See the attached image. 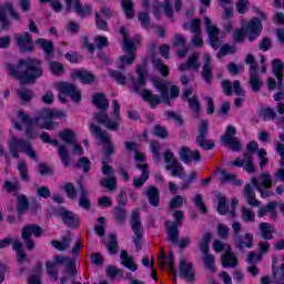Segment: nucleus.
Returning <instances> with one entry per match:
<instances>
[{"label":"nucleus","mask_w":284,"mask_h":284,"mask_svg":"<svg viewBox=\"0 0 284 284\" xmlns=\"http://www.w3.org/2000/svg\"><path fill=\"white\" fill-rule=\"evenodd\" d=\"M204 64L202 67V78L206 83H212V79H214V74L212 73V57L210 54H204Z\"/></svg>","instance_id":"obj_23"},{"label":"nucleus","mask_w":284,"mask_h":284,"mask_svg":"<svg viewBox=\"0 0 284 284\" xmlns=\"http://www.w3.org/2000/svg\"><path fill=\"white\" fill-rule=\"evenodd\" d=\"M179 156L185 165H190L192 161H194V163H199V161H201V152H199V150L192 151L185 145L180 148Z\"/></svg>","instance_id":"obj_18"},{"label":"nucleus","mask_w":284,"mask_h":284,"mask_svg":"<svg viewBox=\"0 0 284 284\" xmlns=\"http://www.w3.org/2000/svg\"><path fill=\"white\" fill-rule=\"evenodd\" d=\"M255 219L256 214L252 210L242 207V220L245 221V223H253Z\"/></svg>","instance_id":"obj_60"},{"label":"nucleus","mask_w":284,"mask_h":284,"mask_svg":"<svg viewBox=\"0 0 284 284\" xmlns=\"http://www.w3.org/2000/svg\"><path fill=\"white\" fill-rule=\"evenodd\" d=\"M244 31L246 32V37L250 42L256 41L258 37H261V32L263 30V24L258 20V18H253L247 24L243 26Z\"/></svg>","instance_id":"obj_14"},{"label":"nucleus","mask_w":284,"mask_h":284,"mask_svg":"<svg viewBox=\"0 0 284 284\" xmlns=\"http://www.w3.org/2000/svg\"><path fill=\"white\" fill-rule=\"evenodd\" d=\"M185 30H191L193 34L201 33V20L193 19L189 24H184Z\"/></svg>","instance_id":"obj_56"},{"label":"nucleus","mask_w":284,"mask_h":284,"mask_svg":"<svg viewBox=\"0 0 284 284\" xmlns=\"http://www.w3.org/2000/svg\"><path fill=\"white\" fill-rule=\"evenodd\" d=\"M120 258L122 261V265L131 270V272H136L139 270V265L134 263L132 256L128 255V251H121Z\"/></svg>","instance_id":"obj_37"},{"label":"nucleus","mask_w":284,"mask_h":284,"mask_svg":"<svg viewBox=\"0 0 284 284\" xmlns=\"http://www.w3.org/2000/svg\"><path fill=\"white\" fill-rule=\"evenodd\" d=\"M201 64L199 63V53H193L186 63H182L179 67L180 72H185V70H199Z\"/></svg>","instance_id":"obj_30"},{"label":"nucleus","mask_w":284,"mask_h":284,"mask_svg":"<svg viewBox=\"0 0 284 284\" xmlns=\"http://www.w3.org/2000/svg\"><path fill=\"white\" fill-rule=\"evenodd\" d=\"M3 190L9 193L19 191V180L12 179V181H4Z\"/></svg>","instance_id":"obj_58"},{"label":"nucleus","mask_w":284,"mask_h":284,"mask_svg":"<svg viewBox=\"0 0 284 284\" xmlns=\"http://www.w3.org/2000/svg\"><path fill=\"white\" fill-rule=\"evenodd\" d=\"M172 3H174V8L172 7ZM183 8V1L182 0H164L162 4V9L164 11V14L169 17V19H172L174 17V10L175 12H181V9Z\"/></svg>","instance_id":"obj_20"},{"label":"nucleus","mask_w":284,"mask_h":284,"mask_svg":"<svg viewBox=\"0 0 284 284\" xmlns=\"http://www.w3.org/2000/svg\"><path fill=\"white\" fill-rule=\"evenodd\" d=\"M245 37H247V33L243 27L233 32V41H235V43H243V41H245Z\"/></svg>","instance_id":"obj_61"},{"label":"nucleus","mask_w":284,"mask_h":284,"mask_svg":"<svg viewBox=\"0 0 284 284\" xmlns=\"http://www.w3.org/2000/svg\"><path fill=\"white\" fill-rule=\"evenodd\" d=\"M144 194L148 196L149 199V203L151 205H153L154 207H156L159 205V189H156L155 186H150Z\"/></svg>","instance_id":"obj_41"},{"label":"nucleus","mask_w":284,"mask_h":284,"mask_svg":"<svg viewBox=\"0 0 284 284\" xmlns=\"http://www.w3.org/2000/svg\"><path fill=\"white\" fill-rule=\"evenodd\" d=\"M199 135L196 136V143L202 148V150H212L214 148V142L206 140L207 136V121L202 120L199 128Z\"/></svg>","instance_id":"obj_16"},{"label":"nucleus","mask_w":284,"mask_h":284,"mask_svg":"<svg viewBox=\"0 0 284 284\" xmlns=\"http://www.w3.org/2000/svg\"><path fill=\"white\" fill-rule=\"evenodd\" d=\"M36 43L37 45H39V48H41V50L45 52L47 59H50L52 57V52H54V45L52 44V42L45 39H38Z\"/></svg>","instance_id":"obj_39"},{"label":"nucleus","mask_w":284,"mask_h":284,"mask_svg":"<svg viewBox=\"0 0 284 284\" xmlns=\"http://www.w3.org/2000/svg\"><path fill=\"white\" fill-rule=\"evenodd\" d=\"M120 33L122 34L124 41L123 50L126 55H121L119 58L118 68L119 70H124L126 65H132V63H134V60L136 59V43H139L141 37L136 36L135 41L129 40L128 30H125V28H122Z\"/></svg>","instance_id":"obj_5"},{"label":"nucleus","mask_w":284,"mask_h":284,"mask_svg":"<svg viewBox=\"0 0 284 284\" xmlns=\"http://www.w3.org/2000/svg\"><path fill=\"white\" fill-rule=\"evenodd\" d=\"M234 241L239 250L251 248L254 246V235L252 233H245L244 235H240Z\"/></svg>","instance_id":"obj_24"},{"label":"nucleus","mask_w":284,"mask_h":284,"mask_svg":"<svg viewBox=\"0 0 284 284\" xmlns=\"http://www.w3.org/2000/svg\"><path fill=\"white\" fill-rule=\"evenodd\" d=\"M126 217H128V211H125V209L118 206L113 210V219L120 225L124 223Z\"/></svg>","instance_id":"obj_49"},{"label":"nucleus","mask_w":284,"mask_h":284,"mask_svg":"<svg viewBox=\"0 0 284 284\" xmlns=\"http://www.w3.org/2000/svg\"><path fill=\"white\" fill-rule=\"evenodd\" d=\"M55 263L67 265V274L69 276H77V268L74 267V262L72 260H68V257L60 255L55 256Z\"/></svg>","instance_id":"obj_35"},{"label":"nucleus","mask_w":284,"mask_h":284,"mask_svg":"<svg viewBox=\"0 0 284 284\" xmlns=\"http://www.w3.org/2000/svg\"><path fill=\"white\" fill-rule=\"evenodd\" d=\"M13 251L17 252V258H18V263H26V261H28V254L26 253V251H23V244L19 241H14L13 242V246H12Z\"/></svg>","instance_id":"obj_40"},{"label":"nucleus","mask_w":284,"mask_h":284,"mask_svg":"<svg viewBox=\"0 0 284 284\" xmlns=\"http://www.w3.org/2000/svg\"><path fill=\"white\" fill-rule=\"evenodd\" d=\"M273 72L277 79V85H283V71H284V63L281 59L273 60Z\"/></svg>","instance_id":"obj_36"},{"label":"nucleus","mask_w":284,"mask_h":284,"mask_svg":"<svg viewBox=\"0 0 284 284\" xmlns=\"http://www.w3.org/2000/svg\"><path fill=\"white\" fill-rule=\"evenodd\" d=\"M18 172L22 181H26V182L30 181V175L28 174V165L26 164V161L21 160L18 163Z\"/></svg>","instance_id":"obj_54"},{"label":"nucleus","mask_w":284,"mask_h":284,"mask_svg":"<svg viewBox=\"0 0 284 284\" xmlns=\"http://www.w3.org/2000/svg\"><path fill=\"white\" fill-rule=\"evenodd\" d=\"M204 24L206 27V32L209 34L210 43L213 50H219L221 45H223V41L219 39L221 31L214 24H212V20L210 18H205Z\"/></svg>","instance_id":"obj_12"},{"label":"nucleus","mask_w":284,"mask_h":284,"mask_svg":"<svg viewBox=\"0 0 284 284\" xmlns=\"http://www.w3.org/2000/svg\"><path fill=\"white\" fill-rule=\"evenodd\" d=\"M258 185H261V187H264L265 190H270V187H272V174L267 172H263L262 174H260Z\"/></svg>","instance_id":"obj_52"},{"label":"nucleus","mask_w":284,"mask_h":284,"mask_svg":"<svg viewBox=\"0 0 284 284\" xmlns=\"http://www.w3.org/2000/svg\"><path fill=\"white\" fill-rule=\"evenodd\" d=\"M243 194L246 199V203L248 205H252L253 207H258L261 205V202L256 200V193L254 192V189L252 187V184H246L244 186Z\"/></svg>","instance_id":"obj_29"},{"label":"nucleus","mask_w":284,"mask_h":284,"mask_svg":"<svg viewBox=\"0 0 284 284\" xmlns=\"http://www.w3.org/2000/svg\"><path fill=\"white\" fill-rule=\"evenodd\" d=\"M138 170H141L142 175L141 178H133V186L134 187H143L145 181L150 179V171H148V164L145 163H138Z\"/></svg>","instance_id":"obj_26"},{"label":"nucleus","mask_w":284,"mask_h":284,"mask_svg":"<svg viewBox=\"0 0 284 284\" xmlns=\"http://www.w3.org/2000/svg\"><path fill=\"white\" fill-rule=\"evenodd\" d=\"M276 207H278V203L270 202L266 206L261 207L258 210V216L262 219V216L270 214V219H276V216H278V212H276Z\"/></svg>","instance_id":"obj_33"},{"label":"nucleus","mask_w":284,"mask_h":284,"mask_svg":"<svg viewBox=\"0 0 284 284\" xmlns=\"http://www.w3.org/2000/svg\"><path fill=\"white\" fill-rule=\"evenodd\" d=\"M53 88L58 90V92H60L59 99L60 101H62V103L65 102L63 94H67L68 97H70V99L75 103H79V101H81V91H79V89H77V87L72 83L58 82L53 84Z\"/></svg>","instance_id":"obj_9"},{"label":"nucleus","mask_w":284,"mask_h":284,"mask_svg":"<svg viewBox=\"0 0 284 284\" xmlns=\"http://www.w3.org/2000/svg\"><path fill=\"white\" fill-rule=\"evenodd\" d=\"M153 67L158 72L162 74V77H170V70L168 69V65H165L160 59L153 60Z\"/></svg>","instance_id":"obj_53"},{"label":"nucleus","mask_w":284,"mask_h":284,"mask_svg":"<svg viewBox=\"0 0 284 284\" xmlns=\"http://www.w3.org/2000/svg\"><path fill=\"white\" fill-rule=\"evenodd\" d=\"M222 143L229 145L233 152H239V150H241V142L236 136V128H234V125H229L226 128L225 134L222 136Z\"/></svg>","instance_id":"obj_15"},{"label":"nucleus","mask_w":284,"mask_h":284,"mask_svg":"<svg viewBox=\"0 0 284 284\" xmlns=\"http://www.w3.org/2000/svg\"><path fill=\"white\" fill-rule=\"evenodd\" d=\"M41 236V227L38 225H27L22 230V239L26 241L27 250H34V241L30 236Z\"/></svg>","instance_id":"obj_17"},{"label":"nucleus","mask_w":284,"mask_h":284,"mask_svg":"<svg viewBox=\"0 0 284 284\" xmlns=\"http://www.w3.org/2000/svg\"><path fill=\"white\" fill-rule=\"evenodd\" d=\"M90 132L91 134H94L95 138L100 141V143H103L105 146L104 153H105V159L103 161H110V154L114 153V145L110 143V135L103 130H101V126L90 123L89 124Z\"/></svg>","instance_id":"obj_10"},{"label":"nucleus","mask_w":284,"mask_h":284,"mask_svg":"<svg viewBox=\"0 0 284 284\" xmlns=\"http://www.w3.org/2000/svg\"><path fill=\"white\" fill-rule=\"evenodd\" d=\"M210 243H212V234L205 233L200 244V250L202 253H204V255H206L207 252H210Z\"/></svg>","instance_id":"obj_51"},{"label":"nucleus","mask_w":284,"mask_h":284,"mask_svg":"<svg viewBox=\"0 0 284 284\" xmlns=\"http://www.w3.org/2000/svg\"><path fill=\"white\" fill-rule=\"evenodd\" d=\"M223 267H236L239 258L232 253V247L227 246L226 253L221 257Z\"/></svg>","instance_id":"obj_28"},{"label":"nucleus","mask_w":284,"mask_h":284,"mask_svg":"<svg viewBox=\"0 0 284 284\" xmlns=\"http://www.w3.org/2000/svg\"><path fill=\"white\" fill-rule=\"evenodd\" d=\"M180 276L185 278V281H192L194 278V268L192 267V262L187 258H182L179 265Z\"/></svg>","instance_id":"obj_21"},{"label":"nucleus","mask_w":284,"mask_h":284,"mask_svg":"<svg viewBox=\"0 0 284 284\" xmlns=\"http://www.w3.org/2000/svg\"><path fill=\"white\" fill-rule=\"evenodd\" d=\"M136 73L139 79L133 84V88L135 92H138L140 97L144 99V101L150 103L151 108H156L159 103H168V105H170V95L168 94V83H165V81L160 79L153 82L154 88H156V90H159L161 93V97H159L156 94H152V91L148 89L141 90V88L145 85V74H148L145 68L138 65Z\"/></svg>","instance_id":"obj_2"},{"label":"nucleus","mask_w":284,"mask_h":284,"mask_svg":"<svg viewBox=\"0 0 284 284\" xmlns=\"http://www.w3.org/2000/svg\"><path fill=\"white\" fill-rule=\"evenodd\" d=\"M60 216L65 225L69 227H77L79 225V217L71 211L65 209L60 210Z\"/></svg>","instance_id":"obj_27"},{"label":"nucleus","mask_w":284,"mask_h":284,"mask_svg":"<svg viewBox=\"0 0 284 284\" xmlns=\"http://www.w3.org/2000/svg\"><path fill=\"white\" fill-rule=\"evenodd\" d=\"M246 150L247 152L243 154V159H235L231 165H235V168H243L244 172H247V174H256V166H254V158L252 156V153L258 150V142H250L246 145Z\"/></svg>","instance_id":"obj_6"},{"label":"nucleus","mask_w":284,"mask_h":284,"mask_svg":"<svg viewBox=\"0 0 284 284\" xmlns=\"http://www.w3.org/2000/svg\"><path fill=\"white\" fill-rule=\"evenodd\" d=\"M14 39L18 43V48H20L22 52H30L34 48V45L32 44V38L30 37L29 32L16 34Z\"/></svg>","instance_id":"obj_19"},{"label":"nucleus","mask_w":284,"mask_h":284,"mask_svg":"<svg viewBox=\"0 0 284 284\" xmlns=\"http://www.w3.org/2000/svg\"><path fill=\"white\" fill-rule=\"evenodd\" d=\"M93 104L98 106V110H101L94 114L97 122L100 123V125H104L106 130L116 132V130H119V124L121 123V104H119L116 100L112 101L113 120L105 113V110L110 108V101L103 93L93 95Z\"/></svg>","instance_id":"obj_3"},{"label":"nucleus","mask_w":284,"mask_h":284,"mask_svg":"<svg viewBox=\"0 0 284 284\" xmlns=\"http://www.w3.org/2000/svg\"><path fill=\"white\" fill-rule=\"evenodd\" d=\"M8 72L14 79H19L20 83H33L34 79H39L43 74L41 62L37 59H27L18 63L17 68L12 64L7 65Z\"/></svg>","instance_id":"obj_4"},{"label":"nucleus","mask_w":284,"mask_h":284,"mask_svg":"<svg viewBox=\"0 0 284 284\" xmlns=\"http://www.w3.org/2000/svg\"><path fill=\"white\" fill-rule=\"evenodd\" d=\"M275 151L277 152V154L280 155V165L284 166V144L276 141L275 142Z\"/></svg>","instance_id":"obj_64"},{"label":"nucleus","mask_w":284,"mask_h":284,"mask_svg":"<svg viewBox=\"0 0 284 284\" xmlns=\"http://www.w3.org/2000/svg\"><path fill=\"white\" fill-rule=\"evenodd\" d=\"M165 227L168 231L169 241H171L173 245L179 244V226L176 225V223L166 222Z\"/></svg>","instance_id":"obj_32"},{"label":"nucleus","mask_w":284,"mask_h":284,"mask_svg":"<svg viewBox=\"0 0 284 284\" xmlns=\"http://www.w3.org/2000/svg\"><path fill=\"white\" fill-rule=\"evenodd\" d=\"M185 43H187V40L183 34L176 33L174 36L173 45L175 48H182L180 51H178V57L183 58L185 54H187V47H185Z\"/></svg>","instance_id":"obj_31"},{"label":"nucleus","mask_w":284,"mask_h":284,"mask_svg":"<svg viewBox=\"0 0 284 284\" xmlns=\"http://www.w3.org/2000/svg\"><path fill=\"white\" fill-rule=\"evenodd\" d=\"M80 187V200L79 205L83 207V210H90V200L88 199V191L83 189V183L79 182Z\"/></svg>","instance_id":"obj_44"},{"label":"nucleus","mask_w":284,"mask_h":284,"mask_svg":"<svg viewBox=\"0 0 284 284\" xmlns=\"http://www.w3.org/2000/svg\"><path fill=\"white\" fill-rule=\"evenodd\" d=\"M100 185H102V187H105L106 190H110V192H113V190H116V178H104L101 180Z\"/></svg>","instance_id":"obj_55"},{"label":"nucleus","mask_w":284,"mask_h":284,"mask_svg":"<svg viewBox=\"0 0 284 284\" xmlns=\"http://www.w3.org/2000/svg\"><path fill=\"white\" fill-rule=\"evenodd\" d=\"M109 75L111 79L115 80L119 85H125L128 83V77L120 71L109 70Z\"/></svg>","instance_id":"obj_50"},{"label":"nucleus","mask_w":284,"mask_h":284,"mask_svg":"<svg viewBox=\"0 0 284 284\" xmlns=\"http://www.w3.org/2000/svg\"><path fill=\"white\" fill-rule=\"evenodd\" d=\"M250 85L253 92H258L261 90V87L263 85V82L261 81L258 73L254 70L250 72Z\"/></svg>","instance_id":"obj_42"},{"label":"nucleus","mask_w":284,"mask_h":284,"mask_svg":"<svg viewBox=\"0 0 284 284\" xmlns=\"http://www.w3.org/2000/svg\"><path fill=\"white\" fill-rule=\"evenodd\" d=\"M189 105L194 112L195 116H199V112H201V104L199 103V97L193 95L192 98H189Z\"/></svg>","instance_id":"obj_59"},{"label":"nucleus","mask_w":284,"mask_h":284,"mask_svg":"<svg viewBox=\"0 0 284 284\" xmlns=\"http://www.w3.org/2000/svg\"><path fill=\"white\" fill-rule=\"evenodd\" d=\"M59 136L61 141H63L64 143H68L69 145H72V143L77 141V134H74V131L70 129H65L64 131H61L59 133Z\"/></svg>","instance_id":"obj_45"},{"label":"nucleus","mask_w":284,"mask_h":284,"mask_svg":"<svg viewBox=\"0 0 284 284\" xmlns=\"http://www.w3.org/2000/svg\"><path fill=\"white\" fill-rule=\"evenodd\" d=\"M71 10H74L79 17H90V14H92V6L82 4L81 0H73Z\"/></svg>","instance_id":"obj_25"},{"label":"nucleus","mask_w":284,"mask_h":284,"mask_svg":"<svg viewBox=\"0 0 284 284\" xmlns=\"http://www.w3.org/2000/svg\"><path fill=\"white\" fill-rule=\"evenodd\" d=\"M260 236L264 241H272L274 239V226L267 222H262L260 224Z\"/></svg>","instance_id":"obj_34"},{"label":"nucleus","mask_w":284,"mask_h":284,"mask_svg":"<svg viewBox=\"0 0 284 284\" xmlns=\"http://www.w3.org/2000/svg\"><path fill=\"white\" fill-rule=\"evenodd\" d=\"M73 79H80L82 83L94 82V74L89 71L78 70L72 73Z\"/></svg>","instance_id":"obj_38"},{"label":"nucleus","mask_w":284,"mask_h":284,"mask_svg":"<svg viewBox=\"0 0 284 284\" xmlns=\"http://www.w3.org/2000/svg\"><path fill=\"white\" fill-rule=\"evenodd\" d=\"M65 113L57 110H42L40 115L33 120L28 116L23 111H18V119L26 125V135L29 141H33L39 136L37 128H43L44 130H57L58 124L52 119H63Z\"/></svg>","instance_id":"obj_1"},{"label":"nucleus","mask_w":284,"mask_h":284,"mask_svg":"<svg viewBox=\"0 0 284 284\" xmlns=\"http://www.w3.org/2000/svg\"><path fill=\"white\" fill-rule=\"evenodd\" d=\"M214 255L212 254H206L204 255L203 257V262H204V265L207 270H210L211 272H216V267L214 266Z\"/></svg>","instance_id":"obj_62"},{"label":"nucleus","mask_w":284,"mask_h":284,"mask_svg":"<svg viewBox=\"0 0 284 284\" xmlns=\"http://www.w3.org/2000/svg\"><path fill=\"white\" fill-rule=\"evenodd\" d=\"M70 243H72V237L70 236L63 237L62 241H51V245L55 247V250H58L59 252H65V250L70 247Z\"/></svg>","instance_id":"obj_43"},{"label":"nucleus","mask_w":284,"mask_h":284,"mask_svg":"<svg viewBox=\"0 0 284 284\" xmlns=\"http://www.w3.org/2000/svg\"><path fill=\"white\" fill-rule=\"evenodd\" d=\"M164 163L165 170L171 172V176H178L179 179H184L185 176V168L183 164L179 162L176 158H174V152L166 150L164 152Z\"/></svg>","instance_id":"obj_8"},{"label":"nucleus","mask_w":284,"mask_h":284,"mask_svg":"<svg viewBox=\"0 0 284 284\" xmlns=\"http://www.w3.org/2000/svg\"><path fill=\"white\" fill-rule=\"evenodd\" d=\"M58 154L64 168H68V165H70V154L68 153V146L64 144L59 145Z\"/></svg>","instance_id":"obj_46"},{"label":"nucleus","mask_w":284,"mask_h":284,"mask_svg":"<svg viewBox=\"0 0 284 284\" xmlns=\"http://www.w3.org/2000/svg\"><path fill=\"white\" fill-rule=\"evenodd\" d=\"M12 2H7L2 6H0V23L3 30H8L10 27V21H8V18L6 17L7 12H10L11 19H14L16 21H19L21 19V16L19 12L14 11Z\"/></svg>","instance_id":"obj_13"},{"label":"nucleus","mask_w":284,"mask_h":284,"mask_svg":"<svg viewBox=\"0 0 284 284\" xmlns=\"http://www.w3.org/2000/svg\"><path fill=\"white\" fill-rule=\"evenodd\" d=\"M193 202L195 207H197V210L202 212V214H205L207 212V206H205V203L203 202V194L197 193L194 196Z\"/></svg>","instance_id":"obj_57"},{"label":"nucleus","mask_w":284,"mask_h":284,"mask_svg":"<svg viewBox=\"0 0 284 284\" xmlns=\"http://www.w3.org/2000/svg\"><path fill=\"white\" fill-rule=\"evenodd\" d=\"M121 6L124 11L126 19L134 18V2L132 0H121Z\"/></svg>","instance_id":"obj_47"},{"label":"nucleus","mask_w":284,"mask_h":284,"mask_svg":"<svg viewBox=\"0 0 284 284\" xmlns=\"http://www.w3.org/2000/svg\"><path fill=\"white\" fill-rule=\"evenodd\" d=\"M153 134L159 136V139H168V129L161 126L160 124H155L153 128Z\"/></svg>","instance_id":"obj_63"},{"label":"nucleus","mask_w":284,"mask_h":284,"mask_svg":"<svg viewBox=\"0 0 284 284\" xmlns=\"http://www.w3.org/2000/svg\"><path fill=\"white\" fill-rule=\"evenodd\" d=\"M251 183H252L253 187H255L257 190V192H260L262 199H267L268 196L274 195V193H272V191L264 189V186L258 185V179L252 178Z\"/></svg>","instance_id":"obj_48"},{"label":"nucleus","mask_w":284,"mask_h":284,"mask_svg":"<svg viewBox=\"0 0 284 284\" xmlns=\"http://www.w3.org/2000/svg\"><path fill=\"white\" fill-rule=\"evenodd\" d=\"M130 225L134 232L135 237L133 243L138 252H141V239H143V225L141 224V213L139 210H134L131 215Z\"/></svg>","instance_id":"obj_11"},{"label":"nucleus","mask_w":284,"mask_h":284,"mask_svg":"<svg viewBox=\"0 0 284 284\" xmlns=\"http://www.w3.org/2000/svg\"><path fill=\"white\" fill-rule=\"evenodd\" d=\"M216 174L219 175V181L223 185L225 183H233V185H243V181L236 179V174L229 173L223 169H219Z\"/></svg>","instance_id":"obj_22"},{"label":"nucleus","mask_w":284,"mask_h":284,"mask_svg":"<svg viewBox=\"0 0 284 284\" xmlns=\"http://www.w3.org/2000/svg\"><path fill=\"white\" fill-rule=\"evenodd\" d=\"M9 152H11L13 159H19V152H24L29 159L38 161L39 156L32 148V144L26 140H19L16 136L9 141Z\"/></svg>","instance_id":"obj_7"}]
</instances>
